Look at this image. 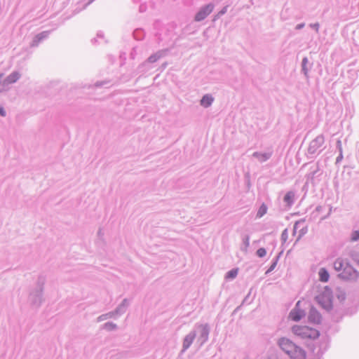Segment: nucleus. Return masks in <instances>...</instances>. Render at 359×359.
Returning <instances> with one entry per match:
<instances>
[{"instance_id": "f257e3e1", "label": "nucleus", "mask_w": 359, "mask_h": 359, "mask_svg": "<svg viewBox=\"0 0 359 359\" xmlns=\"http://www.w3.org/2000/svg\"><path fill=\"white\" fill-rule=\"evenodd\" d=\"M278 345L291 359H306V351L286 337L280 338Z\"/></svg>"}, {"instance_id": "f03ea898", "label": "nucleus", "mask_w": 359, "mask_h": 359, "mask_svg": "<svg viewBox=\"0 0 359 359\" xmlns=\"http://www.w3.org/2000/svg\"><path fill=\"white\" fill-rule=\"evenodd\" d=\"M44 283V278L41 276L39 277L36 288L31 291L29 293V301L30 304L34 306H40L43 300V292Z\"/></svg>"}, {"instance_id": "7ed1b4c3", "label": "nucleus", "mask_w": 359, "mask_h": 359, "mask_svg": "<svg viewBox=\"0 0 359 359\" xmlns=\"http://www.w3.org/2000/svg\"><path fill=\"white\" fill-rule=\"evenodd\" d=\"M292 332L302 339H315L320 336V332L308 326L294 325L292 327Z\"/></svg>"}, {"instance_id": "20e7f679", "label": "nucleus", "mask_w": 359, "mask_h": 359, "mask_svg": "<svg viewBox=\"0 0 359 359\" xmlns=\"http://www.w3.org/2000/svg\"><path fill=\"white\" fill-rule=\"evenodd\" d=\"M311 354V359H320L328 348V342L326 340L316 344L313 341L307 344Z\"/></svg>"}, {"instance_id": "39448f33", "label": "nucleus", "mask_w": 359, "mask_h": 359, "mask_svg": "<svg viewBox=\"0 0 359 359\" xmlns=\"http://www.w3.org/2000/svg\"><path fill=\"white\" fill-rule=\"evenodd\" d=\"M318 303L326 311H329L332 309V296L330 290L325 287V291L316 297Z\"/></svg>"}, {"instance_id": "423d86ee", "label": "nucleus", "mask_w": 359, "mask_h": 359, "mask_svg": "<svg viewBox=\"0 0 359 359\" xmlns=\"http://www.w3.org/2000/svg\"><path fill=\"white\" fill-rule=\"evenodd\" d=\"M325 143V137L323 135H318L315 139L311 141L307 152L309 155H315L319 154L320 151L318 152V149H320L323 144Z\"/></svg>"}, {"instance_id": "0eeeda50", "label": "nucleus", "mask_w": 359, "mask_h": 359, "mask_svg": "<svg viewBox=\"0 0 359 359\" xmlns=\"http://www.w3.org/2000/svg\"><path fill=\"white\" fill-rule=\"evenodd\" d=\"M196 332H199V336L198 338V341L200 342V346H203L206 341H208L209 338V334L210 332V328L208 324H200L195 326Z\"/></svg>"}, {"instance_id": "6e6552de", "label": "nucleus", "mask_w": 359, "mask_h": 359, "mask_svg": "<svg viewBox=\"0 0 359 359\" xmlns=\"http://www.w3.org/2000/svg\"><path fill=\"white\" fill-rule=\"evenodd\" d=\"M359 276V273L348 263L346 265L344 271L338 274V276L343 280H356Z\"/></svg>"}, {"instance_id": "1a4fd4ad", "label": "nucleus", "mask_w": 359, "mask_h": 359, "mask_svg": "<svg viewBox=\"0 0 359 359\" xmlns=\"http://www.w3.org/2000/svg\"><path fill=\"white\" fill-rule=\"evenodd\" d=\"M215 4L209 3L202 6L194 16V21L201 22L205 20L214 10Z\"/></svg>"}, {"instance_id": "9d476101", "label": "nucleus", "mask_w": 359, "mask_h": 359, "mask_svg": "<svg viewBox=\"0 0 359 359\" xmlns=\"http://www.w3.org/2000/svg\"><path fill=\"white\" fill-rule=\"evenodd\" d=\"M167 53V50H158L156 53L152 54L150 55L148 59L139 65L138 69H142L141 71L144 70V67H146L149 63H154L156 62L157 60H158L160 58L164 57Z\"/></svg>"}, {"instance_id": "9b49d317", "label": "nucleus", "mask_w": 359, "mask_h": 359, "mask_svg": "<svg viewBox=\"0 0 359 359\" xmlns=\"http://www.w3.org/2000/svg\"><path fill=\"white\" fill-rule=\"evenodd\" d=\"M300 304L301 302L298 301L294 308L290 312V318L293 321L298 322L306 315L304 310L299 308Z\"/></svg>"}, {"instance_id": "f8f14e48", "label": "nucleus", "mask_w": 359, "mask_h": 359, "mask_svg": "<svg viewBox=\"0 0 359 359\" xmlns=\"http://www.w3.org/2000/svg\"><path fill=\"white\" fill-rule=\"evenodd\" d=\"M308 320L309 323L313 324H320L322 320L321 314L318 310L313 306H311L308 316Z\"/></svg>"}, {"instance_id": "ddd939ff", "label": "nucleus", "mask_w": 359, "mask_h": 359, "mask_svg": "<svg viewBox=\"0 0 359 359\" xmlns=\"http://www.w3.org/2000/svg\"><path fill=\"white\" fill-rule=\"evenodd\" d=\"M196 337V330H191L188 334H187L182 343V346L184 347V350H187L192 343L194 342L195 338Z\"/></svg>"}, {"instance_id": "4468645a", "label": "nucleus", "mask_w": 359, "mask_h": 359, "mask_svg": "<svg viewBox=\"0 0 359 359\" xmlns=\"http://www.w3.org/2000/svg\"><path fill=\"white\" fill-rule=\"evenodd\" d=\"M272 155H273L272 151H268L264 152V153L259 152V151H255L252 154V156L253 158H257L259 161V162L264 163V162L267 161L269 159H270L271 157L272 156Z\"/></svg>"}, {"instance_id": "2eb2a0df", "label": "nucleus", "mask_w": 359, "mask_h": 359, "mask_svg": "<svg viewBox=\"0 0 359 359\" xmlns=\"http://www.w3.org/2000/svg\"><path fill=\"white\" fill-rule=\"evenodd\" d=\"M21 77V74L18 71H14L10 74L6 78H5V82L7 86V88H9V86L15 83Z\"/></svg>"}, {"instance_id": "dca6fc26", "label": "nucleus", "mask_w": 359, "mask_h": 359, "mask_svg": "<svg viewBox=\"0 0 359 359\" xmlns=\"http://www.w3.org/2000/svg\"><path fill=\"white\" fill-rule=\"evenodd\" d=\"M129 306V301L128 299H124L122 302L116 308L114 311H112L114 316H121L123 314L126 309Z\"/></svg>"}, {"instance_id": "f3484780", "label": "nucleus", "mask_w": 359, "mask_h": 359, "mask_svg": "<svg viewBox=\"0 0 359 359\" xmlns=\"http://www.w3.org/2000/svg\"><path fill=\"white\" fill-rule=\"evenodd\" d=\"M347 264L348 262L346 260L341 258H337L333 264V267L334 270L339 273L344 271V269H345V266Z\"/></svg>"}, {"instance_id": "a211bd4d", "label": "nucleus", "mask_w": 359, "mask_h": 359, "mask_svg": "<svg viewBox=\"0 0 359 359\" xmlns=\"http://www.w3.org/2000/svg\"><path fill=\"white\" fill-rule=\"evenodd\" d=\"M213 102L214 97L211 94H205L202 97L200 104L202 107L208 108L212 105Z\"/></svg>"}, {"instance_id": "6ab92c4d", "label": "nucleus", "mask_w": 359, "mask_h": 359, "mask_svg": "<svg viewBox=\"0 0 359 359\" xmlns=\"http://www.w3.org/2000/svg\"><path fill=\"white\" fill-rule=\"evenodd\" d=\"M295 194L292 191H287L283 198V201L288 207H291L294 203Z\"/></svg>"}, {"instance_id": "aec40b11", "label": "nucleus", "mask_w": 359, "mask_h": 359, "mask_svg": "<svg viewBox=\"0 0 359 359\" xmlns=\"http://www.w3.org/2000/svg\"><path fill=\"white\" fill-rule=\"evenodd\" d=\"M318 275H319V280L321 282L326 283L328 281L329 278H330V274H329L328 271L326 269L321 268L319 270Z\"/></svg>"}, {"instance_id": "412c9836", "label": "nucleus", "mask_w": 359, "mask_h": 359, "mask_svg": "<svg viewBox=\"0 0 359 359\" xmlns=\"http://www.w3.org/2000/svg\"><path fill=\"white\" fill-rule=\"evenodd\" d=\"M308 63V58L306 57H304L302 61V72L304 74L306 79L309 78V69L307 68Z\"/></svg>"}, {"instance_id": "4be33fe9", "label": "nucleus", "mask_w": 359, "mask_h": 359, "mask_svg": "<svg viewBox=\"0 0 359 359\" xmlns=\"http://www.w3.org/2000/svg\"><path fill=\"white\" fill-rule=\"evenodd\" d=\"M238 273V269L233 268L226 273L225 279L233 280L237 276Z\"/></svg>"}, {"instance_id": "5701e85b", "label": "nucleus", "mask_w": 359, "mask_h": 359, "mask_svg": "<svg viewBox=\"0 0 359 359\" xmlns=\"http://www.w3.org/2000/svg\"><path fill=\"white\" fill-rule=\"evenodd\" d=\"M282 252H280L277 256H276L271 261V266H269V268L267 269V271H266V274H268L269 273H271L272 271L274 270V269L276 268V265H277V263L278 262V259H279V257L281 255Z\"/></svg>"}, {"instance_id": "b1692460", "label": "nucleus", "mask_w": 359, "mask_h": 359, "mask_svg": "<svg viewBox=\"0 0 359 359\" xmlns=\"http://www.w3.org/2000/svg\"><path fill=\"white\" fill-rule=\"evenodd\" d=\"M243 246H241V250L245 252H247L248 248L250 245V236L245 235L243 237Z\"/></svg>"}, {"instance_id": "393cba45", "label": "nucleus", "mask_w": 359, "mask_h": 359, "mask_svg": "<svg viewBox=\"0 0 359 359\" xmlns=\"http://www.w3.org/2000/svg\"><path fill=\"white\" fill-rule=\"evenodd\" d=\"M133 34L134 38L137 41L142 40L144 37V32L142 29H136L134 30Z\"/></svg>"}, {"instance_id": "a878e982", "label": "nucleus", "mask_w": 359, "mask_h": 359, "mask_svg": "<svg viewBox=\"0 0 359 359\" xmlns=\"http://www.w3.org/2000/svg\"><path fill=\"white\" fill-rule=\"evenodd\" d=\"M267 206L266 204L264 203H262L260 207L259 208V210L257 212V215H256V217L257 218H261L267 212Z\"/></svg>"}, {"instance_id": "bb28decb", "label": "nucleus", "mask_w": 359, "mask_h": 359, "mask_svg": "<svg viewBox=\"0 0 359 359\" xmlns=\"http://www.w3.org/2000/svg\"><path fill=\"white\" fill-rule=\"evenodd\" d=\"M114 316H114L113 311H110L109 313H104V314H102L100 316H98L97 318V322H101V321H103V320H107L108 318H114Z\"/></svg>"}, {"instance_id": "cd10ccee", "label": "nucleus", "mask_w": 359, "mask_h": 359, "mask_svg": "<svg viewBox=\"0 0 359 359\" xmlns=\"http://www.w3.org/2000/svg\"><path fill=\"white\" fill-rule=\"evenodd\" d=\"M102 328L107 331H113L117 329V325L112 322H107L102 325Z\"/></svg>"}, {"instance_id": "c85d7f7f", "label": "nucleus", "mask_w": 359, "mask_h": 359, "mask_svg": "<svg viewBox=\"0 0 359 359\" xmlns=\"http://www.w3.org/2000/svg\"><path fill=\"white\" fill-rule=\"evenodd\" d=\"M308 232V226H305L299 231V235L296 240V242L299 241L305 234Z\"/></svg>"}, {"instance_id": "c756f323", "label": "nucleus", "mask_w": 359, "mask_h": 359, "mask_svg": "<svg viewBox=\"0 0 359 359\" xmlns=\"http://www.w3.org/2000/svg\"><path fill=\"white\" fill-rule=\"evenodd\" d=\"M306 221V219L305 218H303V219H301L298 221H297L294 224V226H293V232H292V234L293 236H294L297 233V229L298 227L303 223H304Z\"/></svg>"}, {"instance_id": "7c9ffc66", "label": "nucleus", "mask_w": 359, "mask_h": 359, "mask_svg": "<svg viewBox=\"0 0 359 359\" xmlns=\"http://www.w3.org/2000/svg\"><path fill=\"white\" fill-rule=\"evenodd\" d=\"M50 32H51L50 30L43 31V32L39 33L37 35L40 38L41 41H43V40L46 39L49 36Z\"/></svg>"}, {"instance_id": "2f4dec72", "label": "nucleus", "mask_w": 359, "mask_h": 359, "mask_svg": "<svg viewBox=\"0 0 359 359\" xmlns=\"http://www.w3.org/2000/svg\"><path fill=\"white\" fill-rule=\"evenodd\" d=\"M4 74H0V93L7 90V86L5 82V79L2 81Z\"/></svg>"}, {"instance_id": "473e14b6", "label": "nucleus", "mask_w": 359, "mask_h": 359, "mask_svg": "<svg viewBox=\"0 0 359 359\" xmlns=\"http://www.w3.org/2000/svg\"><path fill=\"white\" fill-rule=\"evenodd\" d=\"M41 42V40L36 34L32 39V41L30 43L31 47H37L39 44Z\"/></svg>"}, {"instance_id": "72a5a7b5", "label": "nucleus", "mask_w": 359, "mask_h": 359, "mask_svg": "<svg viewBox=\"0 0 359 359\" xmlns=\"http://www.w3.org/2000/svg\"><path fill=\"white\" fill-rule=\"evenodd\" d=\"M256 255L257 257L262 258L266 256V250L264 248H260L257 250Z\"/></svg>"}, {"instance_id": "f704fd0d", "label": "nucleus", "mask_w": 359, "mask_h": 359, "mask_svg": "<svg viewBox=\"0 0 359 359\" xmlns=\"http://www.w3.org/2000/svg\"><path fill=\"white\" fill-rule=\"evenodd\" d=\"M359 240V231L355 230L352 231L351 234V241H358Z\"/></svg>"}, {"instance_id": "c9c22d12", "label": "nucleus", "mask_w": 359, "mask_h": 359, "mask_svg": "<svg viewBox=\"0 0 359 359\" xmlns=\"http://www.w3.org/2000/svg\"><path fill=\"white\" fill-rule=\"evenodd\" d=\"M287 238H288V232H287V229H285L283 231V232L281 233L280 239L283 243H285L287 241Z\"/></svg>"}, {"instance_id": "e433bc0d", "label": "nucleus", "mask_w": 359, "mask_h": 359, "mask_svg": "<svg viewBox=\"0 0 359 359\" xmlns=\"http://www.w3.org/2000/svg\"><path fill=\"white\" fill-rule=\"evenodd\" d=\"M351 258L353 262L359 266V253L356 252H352Z\"/></svg>"}, {"instance_id": "4c0bfd02", "label": "nucleus", "mask_w": 359, "mask_h": 359, "mask_svg": "<svg viewBox=\"0 0 359 359\" xmlns=\"http://www.w3.org/2000/svg\"><path fill=\"white\" fill-rule=\"evenodd\" d=\"M309 27L314 29L318 33L319 31L320 25L318 22L311 23L309 25Z\"/></svg>"}, {"instance_id": "58836bf2", "label": "nucleus", "mask_w": 359, "mask_h": 359, "mask_svg": "<svg viewBox=\"0 0 359 359\" xmlns=\"http://www.w3.org/2000/svg\"><path fill=\"white\" fill-rule=\"evenodd\" d=\"M318 171H319V168L317 165L316 170H314L313 171H311V172H309L308 174V177L311 178V179H313Z\"/></svg>"}, {"instance_id": "ea45409f", "label": "nucleus", "mask_w": 359, "mask_h": 359, "mask_svg": "<svg viewBox=\"0 0 359 359\" xmlns=\"http://www.w3.org/2000/svg\"><path fill=\"white\" fill-rule=\"evenodd\" d=\"M336 147L339 153H343L341 141L340 140L337 141Z\"/></svg>"}, {"instance_id": "a19ab883", "label": "nucleus", "mask_w": 359, "mask_h": 359, "mask_svg": "<svg viewBox=\"0 0 359 359\" xmlns=\"http://www.w3.org/2000/svg\"><path fill=\"white\" fill-rule=\"evenodd\" d=\"M108 83V81H97L95 83V86L98 88L101 87L105 84Z\"/></svg>"}, {"instance_id": "79ce46f5", "label": "nucleus", "mask_w": 359, "mask_h": 359, "mask_svg": "<svg viewBox=\"0 0 359 359\" xmlns=\"http://www.w3.org/2000/svg\"><path fill=\"white\" fill-rule=\"evenodd\" d=\"M226 11H227V7L225 6L218 13L217 15L221 16V15H224L226 13Z\"/></svg>"}, {"instance_id": "37998d69", "label": "nucleus", "mask_w": 359, "mask_h": 359, "mask_svg": "<svg viewBox=\"0 0 359 359\" xmlns=\"http://www.w3.org/2000/svg\"><path fill=\"white\" fill-rule=\"evenodd\" d=\"M343 159V153H339V156L336 158V163H340Z\"/></svg>"}, {"instance_id": "c03bdc74", "label": "nucleus", "mask_w": 359, "mask_h": 359, "mask_svg": "<svg viewBox=\"0 0 359 359\" xmlns=\"http://www.w3.org/2000/svg\"><path fill=\"white\" fill-rule=\"evenodd\" d=\"M250 291L249 292V293L246 295V297L243 300L242 304H244L245 303H249L248 302V299L250 297Z\"/></svg>"}, {"instance_id": "a18cd8bd", "label": "nucleus", "mask_w": 359, "mask_h": 359, "mask_svg": "<svg viewBox=\"0 0 359 359\" xmlns=\"http://www.w3.org/2000/svg\"><path fill=\"white\" fill-rule=\"evenodd\" d=\"M6 115V111L3 107L0 106V116H5Z\"/></svg>"}, {"instance_id": "49530a36", "label": "nucleus", "mask_w": 359, "mask_h": 359, "mask_svg": "<svg viewBox=\"0 0 359 359\" xmlns=\"http://www.w3.org/2000/svg\"><path fill=\"white\" fill-rule=\"evenodd\" d=\"M304 26H305L304 23H300V24L297 25L295 29L297 30H299V29H302V28H304Z\"/></svg>"}, {"instance_id": "de8ad7c7", "label": "nucleus", "mask_w": 359, "mask_h": 359, "mask_svg": "<svg viewBox=\"0 0 359 359\" xmlns=\"http://www.w3.org/2000/svg\"><path fill=\"white\" fill-rule=\"evenodd\" d=\"M95 0H89L87 3H86L83 6V7L82 8V9H85L88 6H89L90 4H91Z\"/></svg>"}, {"instance_id": "09e8293b", "label": "nucleus", "mask_w": 359, "mask_h": 359, "mask_svg": "<svg viewBox=\"0 0 359 359\" xmlns=\"http://www.w3.org/2000/svg\"><path fill=\"white\" fill-rule=\"evenodd\" d=\"M139 10L140 12H144L146 10V6L141 4L140 6Z\"/></svg>"}, {"instance_id": "8fccbe9b", "label": "nucleus", "mask_w": 359, "mask_h": 359, "mask_svg": "<svg viewBox=\"0 0 359 359\" xmlns=\"http://www.w3.org/2000/svg\"><path fill=\"white\" fill-rule=\"evenodd\" d=\"M97 37L99 39H103V37H104L103 33L102 32H97Z\"/></svg>"}, {"instance_id": "3c124183", "label": "nucleus", "mask_w": 359, "mask_h": 359, "mask_svg": "<svg viewBox=\"0 0 359 359\" xmlns=\"http://www.w3.org/2000/svg\"><path fill=\"white\" fill-rule=\"evenodd\" d=\"M187 350H184V347L182 346V348L181 350V351L180 352L179 355H178V358H181L182 355L184 354V353Z\"/></svg>"}, {"instance_id": "603ef678", "label": "nucleus", "mask_w": 359, "mask_h": 359, "mask_svg": "<svg viewBox=\"0 0 359 359\" xmlns=\"http://www.w3.org/2000/svg\"><path fill=\"white\" fill-rule=\"evenodd\" d=\"M316 210V212H320V211L322 210V206H320V205H318V206L316 208V210Z\"/></svg>"}, {"instance_id": "864d4df0", "label": "nucleus", "mask_w": 359, "mask_h": 359, "mask_svg": "<svg viewBox=\"0 0 359 359\" xmlns=\"http://www.w3.org/2000/svg\"><path fill=\"white\" fill-rule=\"evenodd\" d=\"M91 41H92V43H94V44H95V43L97 41V39L96 38H94V39H93L91 40Z\"/></svg>"}, {"instance_id": "5fc2aeb1", "label": "nucleus", "mask_w": 359, "mask_h": 359, "mask_svg": "<svg viewBox=\"0 0 359 359\" xmlns=\"http://www.w3.org/2000/svg\"><path fill=\"white\" fill-rule=\"evenodd\" d=\"M97 234H98L99 236H101L102 230L100 229L98 230Z\"/></svg>"}, {"instance_id": "6e6d98bb", "label": "nucleus", "mask_w": 359, "mask_h": 359, "mask_svg": "<svg viewBox=\"0 0 359 359\" xmlns=\"http://www.w3.org/2000/svg\"><path fill=\"white\" fill-rule=\"evenodd\" d=\"M135 2H137L139 0H133Z\"/></svg>"}]
</instances>
